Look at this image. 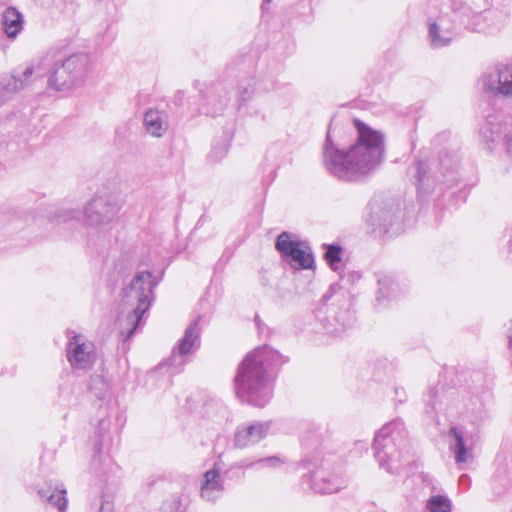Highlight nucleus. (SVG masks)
Here are the masks:
<instances>
[{"instance_id":"nucleus-1","label":"nucleus","mask_w":512,"mask_h":512,"mask_svg":"<svg viewBox=\"0 0 512 512\" xmlns=\"http://www.w3.org/2000/svg\"><path fill=\"white\" fill-rule=\"evenodd\" d=\"M356 140L349 149L332 139L330 131L322 147L325 171L345 183L365 180L384 160L385 136L359 119H354Z\"/></svg>"},{"instance_id":"nucleus-2","label":"nucleus","mask_w":512,"mask_h":512,"mask_svg":"<svg viewBox=\"0 0 512 512\" xmlns=\"http://www.w3.org/2000/svg\"><path fill=\"white\" fill-rule=\"evenodd\" d=\"M285 362L283 356L265 345L250 352L238 367L234 379L237 397L255 407H264L273 396L271 371Z\"/></svg>"},{"instance_id":"nucleus-3","label":"nucleus","mask_w":512,"mask_h":512,"mask_svg":"<svg viewBox=\"0 0 512 512\" xmlns=\"http://www.w3.org/2000/svg\"><path fill=\"white\" fill-rule=\"evenodd\" d=\"M373 450L380 468L390 474H399L411 462L410 440L401 419L386 423L377 432Z\"/></svg>"},{"instance_id":"nucleus-4","label":"nucleus","mask_w":512,"mask_h":512,"mask_svg":"<svg viewBox=\"0 0 512 512\" xmlns=\"http://www.w3.org/2000/svg\"><path fill=\"white\" fill-rule=\"evenodd\" d=\"M44 60L50 65L47 85L60 92H68L85 85L95 66L92 56L83 52L61 58H56L54 53H48Z\"/></svg>"},{"instance_id":"nucleus-5","label":"nucleus","mask_w":512,"mask_h":512,"mask_svg":"<svg viewBox=\"0 0 512 512\" xmlns=\"http://www.w3.org/2000/svg\"><path fill=\"white\" fill-rule=\"evenodd\" d=\"M156 283L152 273L141 271L132 279L130 285L123 290L122 313L127 316L130 326L127 338H130L139 326L145 312L149 309Z\"/></svg>"},{"instance_id":"nucleus-6","label":"nucleus","mask_w":512,"mask_h":512,"mask_svg":"<svg viewBox=\"0 0 512 512\" xmlns=\"http://www.w3.org/2000/svg\"><path fill=\"white\" fill-rule=\"evenodd\" d=\"M491 6L492 0H450L452 12L473 32L492 33L503 26V16Z\"/></svg>"},{"instance_id":"nucleus-7","label":"nucleus","mask_w":512,"mask_h":512,"mask_svg":"<svg viewBox=\"0 0 512 512\" xmlns=\"http://www.w3.org/2000/svg\"><path fill=\"white\" fill-rule=\"evenodd\" d=\"M303 482L320 494L335 493L346 487L341 467H335L329 460H322L315 470L304 475Z\"/></svg>"},{"instance_id":"nucleus-8","label":"nucleus","mask_w":512,"mask_h":512,"mask_svg":"<svg viewBox=\"0 0 512 512\" xmlns=\"http://www.w3.org/2000/svg\"><path fill=\"white\" fill-rule=\"evenodd\" d=\"M366 222L378 235L389 233L394 226L399 224V205L393 200L375 198L368 205Z\"/></svg>"},{"instance_id":"nucleus-9","label":"nucleus","mask_w":512,"mask_h":512,"mask_svg":"<svg viewBox=\"0 0 512 512\" xmlns=\"http://www.w3.org/2000/svg\"><path fill=\"white\" fill-rule=\"evenodd\" d=\"M121 209L119 197L113 193L95 195L84 208V218L89 226L111 222Z\"/></svg>"},{"instance_id":"nucleus-10","label":"nucleus","mask_w":512,"mask_h":512,"mask_svg":"<svg viewBox=\"0 0 512 512\" xmlns=\"http://www.w3.org/2000/svg\"><path fill=\"white\" fill-rule=\"evenodd\" d=\"M276 249L294 269H311L314 256L311 248L305 242L292 240L291 234L282 232L276 240Z\"/></svg>"},{"instance_id":"nucleus-11","label":"nucleus","mask_w":512,"mask_h":512,"mask_svg":"<svg viewBox=\"0 0 512 512\" xmlns=\"http://www.w3.org/2000/svg\"><path fill=\"white\" fill-rule=\"evenodd\" d=\"M478 84L487 95L512 97V65L500 63L487 69Z\"/></svg>"},{"instance_id":"nucleus-12","label":"nucleus","mask_w":512,"mask_h":512,"mask_svg":"<svg viewBox=\"0 0 512 512\" xmlns=\"http://www.w3.org/2000/svg\"><path fill=\"white\" fill-rule=\"evenodd\" d=\"M66 356L71 367L77 370L90 369L97 359L94 343L74 331H68Z\"/></svg>"},{"instance_id":"nucleus-13","label":"nucleus","mask_w":512,"mask_h":512,"mask_svg":"<svg viewBox=\"0 0 512 512\" xmlns=\"http://www.w3.org/2000/svg\"><path fill=\"white\" fill-rule=\"evenodd\" d=\"M200 346V330L198 320L192 322L185 330L178 346L173 349L171 356L160 367H167L172 373L180 372L187 363L188 357Z\"/></svg>"},{"instance_id":"nucleus-14","label":"nucleus","mask_w":512,"mask_h":512,"mask_svg":"<svg viewBox=\"0 0 512 512\" xmlns=\"http://www.w3.org/2000/svg\"><path fill=\"white\" fill-rule=\"evenodd\" d=\"M489 150L503 142L506 154L512 161V127L502 123L495 116H489L480 130Z\"/></svg>"},{"instance_id":"nucleus-15","label":"nucleus","mask_w":512,"mask_h":512,"mask_svg":"<svg viewBox=\"0 0 512 512\" xmlns=\"http://www.w3.org/2000/svg\"><path fill=\"white\" fill-rule=\"evenodd\" d=\"M271 428L270 422L255 421L238 426L234 434V445L246 448L264 439Z\"/></svg>"},{"instance_id":"nucleus-16","label":"nucleus","mask_w":512,"mask_h":512,"mask_svg":"<svg viewBox=\"0 0 512 512\" xmlns=\"http://www.w3.org/2000/svg\"><path fill=\"white\" fill-rule=\"evenodd\" d=\"M454 36V25L449 16L441 15L435 20H429V39L433 48L448 46Z\"/></svg>"},{"instance_id":"nucleus-17","label":"nucleus","mask_w":512,"mask_h":512,"mask_svg":"<svg viewBox=\"0 0 512 512\" xmlns=\"http://www.w3.org/2000/svg\"><path fill=\"white\" fill-rule=\"evenodd\" d=\"M449 450L454 454L455 462L460 467L473 459L472 448L467 445L464 431L456 426L448 432Z\"/></svg>"},{"instance_id":"nucleus-18","label":"nucleus","mask_w":512,"mask_h":512,"mask_svg":"<svg viewBox=\"0 0 512 512\" xmlns=\"http://www.w3.org/2000/svg\"><path fill=\"white\" fill-rule=\"evenodd\" d=\"M143 126L149 135L160 138L169 128L168 115L163 110L150 108L143 116Z\"/></svg>"},{"instance_id":"nucleus-19","label":"nucleus","mask_w":512,"mask_h":512,"mask_svg":"<svg viewBox=\"0 0 512 512\" xmlns=\"http://www.w3.org/2000/svg\"><path fill=\"white\" fill-rule=\"evenodd\" d=\"M224 492V484L218 469L208 470L203 475L200 495L206 501H215Z\"/></svg>"},{"instance_id":"nucleus-20","label":"nucleus","mask_w":512,"mask_h":512,"mask_svg":"<svg viewBox=\"0 0 512 512\" xmlns=\"http://www.w3.org/2000/svg\"><path fill=\"white\" fill-rule=\"evenodd\" d=\"M418 192L420 194L430 193L437 184V178L430 172V167L427 162L417 161L412 167Z\"/></svg>"},{"instance_id":"nucleus-21","label":"nucleus","mask_w":512,"mask_h":512,"mask_svg":"<svg viewBox=\"0 0 512 512\" xmlns=\"http://www.w3.org/2000/svg\"><path fill=\"white\" fill-rule=\"evenodd\" d=\"M1 25L6 36L14 39L23 29V16L16 8L8 7L2 13Z\"/></svg>"},{"instance_id":"nucleus-22","label":"nucleus","mask_w":512,"mask_h":512,"mask_svg":"<svg viewBox=\"0 0 512 512\" xmlns=\"http://www.w3.org/2000/svg\"><path fill=\"white\" fill-rule=\"evenodd\" d=\"M35 73L42 75L33 65H27L23 71L9 77L7 82L3 84V88L8 92H17L24 89L32 83V77Z\"/></svg>"},{"instance_id":"nucleus-23","label":"nucleus","mask_w":512,"mask_h":512,"mask_svg":"<svg viewBox=\"0 0 512 512\" xmlns=\"http://www.w3.org/2000/svg\"><path fill=\"white\" fill-rule=\"evenodd\" d=\"M379 289L376 300L380 303L384 299L396 298L400 293V285L391 275H382L378 278Z\"/></svg>"},{"instance_id":"nucleus-24","label":"nucleus","mask_w":512,"mask_h":512,"mask_svg":"<svg viewBox=\"0 0 512 512\" xmlns=\"http://www.w3.org/2000/svg\"><path fill=\"white\" fill-rule=\"evenodd\" d=\"M427 512H451V500L443 495H434L429 498L426 505Z\"/></svg>"},{"instance_id":"nucleus-25","label":"nucleus","mask_w":512,"mask_h":512,"mask_svg":"<svg viewBox=\"0 0 512 512\" xmlns=\"http://www.w3.org/2000/svg\"><path fill=\"white\" fill-rule=\"evenodd\" d=\"M185 508L184 499L180 492L169 495L162 503L161 510L163 512H182Z\"/></svg>"},{"instance_id":"nucleus-26","label":"nucleus","mask_w":512,"mask_h":512,"mask_svg":"<svg viewBox=\"0 0 512 512\" xmlns=\"http://www.w3.org/2000/svg\"><path fill=\"white\" fill-rule=\"evenodd\" d=\"M326 251L324 258L331 269L338 271L341 264L342 248L339 245H324Z\"/></svg>"},{"instance_id":"nucleus-27","label":"nucleus","mask_w":512,"mask_h":512,"mask_svg":"<svg viewBox=\"0 0 512 512\" xmlns=\"http://www.w3.org/2000/svg\"><path fill=\"white\" fill-rule=\"evenodd\" d=\"M255 91V80L249 79L239 83L238 85V102L239 106L244 105Z\"/></svg>"},{"instance_id":"nucleus-28","label":"nucleus","mask_w":512,"mask_h":512,"mask_svg":"<svg viewBox=\"0 0 512 512\" xmlns=\"http://www.w3.org/2000/svg\"><path fill=\"white\" fill-rule=\"evenodd\" d=\"M92 468L95 470V472L106 474L108 471L113 469V463L109 456H104L101 453H97L92 458Z\"/></svg>"},{"instance_id":"nucleus-29","label":"nucleus","mask_w":512,"mask_h":512,"mask_svg":"<svg viewBox=\"0 0 512 512\" xmlns=\"http://www.w3.org/2000/svg\"><path fill=\"white\" fill-rule=\"evenodd\" d=\"M39 493L41 497L47 498L48 502L57 507L59 511L63 512L67 508V498L65 496V490H60L50 495H47V493L43 491H40Z\"/></svg>"},{"instance_id":"nucleus-30","label":"nucleus","mask_w":512,"mask_h":512,"mask_svg":"<svg viewBox=\"0 0 512 512\" xmlns=\"http://www.w3.org/2000/svg\"><path fill=\"white\" fill-rule=\"evenodd\" d=\"M335 322L339 327H335L331 332L340 333L346 327H349L352 323V315L349 310H345L340 315L335 316Z\"/></svg>"},{"instance_id":"nucleus-31","label":"nucleus","mask_w":512,"mask_h":512,"mask_svg":"<svg viewBox=\"0 0 512 512\" xmlns=\"http://www.w3.org/2000/svg\"><path fill=\"white\" fill-rule=\"evenodd\" d=\"M284 464V460L278 456H270L257 459V468H277Z\"/></svg>"},{"instance_id":"nucleus-32","label":"nucleus","mask_w":512,"mask_h":512,"mask_svg":"<svg viewBox=\"0 0 512 512\" xmlns=\"http://www.w3.org/2000/svg\"><path fill=\"white\" fill-rule=\"evenodd\" d=\"M81 212L75 209H61L56 214V222L64 223L74 219H80Z\"/></svg>"},{"instance_id":"nucleus-33","label":"nucleus","mask_w":512,"mask_h":512,"mask_svg":"<svg viewBox=\"0 0 512 512\" xmlns=\"http://www.w3.org/2000/svg\"><path fill=\"white\" fill-rule=\"evenodd\" d=\"M228 152V145L227 143H218L215 146H213L209 157L212 161H219L221 160Z\"/></svg>"},{"instance_id":"nucleus-34","label":"nucleus","mask_w":512,"mask_h":512,"mask_svg":"<svg viewBox=\"0 0 512 512\" xmlns=\"http://www.w3.org/2000/svg\"><path fill=\"white\" fill-rule=\"evenodd\" d=\"M440 167L443 169V176L450 171H455L458 168V161L451 156H445L440 160Z\"/></svg>"},{"instance_id":"nucleus-35","label":"nucleus","mask_w":512,"mask_h":512,"mask_svg":"<svg viewBox=\"0 0 512 512\" xmlns=\"http://www.w3.org/2000/svg\"><path fill=\"white\" fill-rule=\"evenodd\" d=\"M236 467L240 469H248V468H254L257 467V459L256 460H249V459H242L236 463Z\"/></svg>"},{"instance_id":"nucleus-36","label":"nucleus","mask_w":512,"mask_h":512,"mask_svg":"<svg viewBox=\"0 0 512 512\" xmlns=\"http://www.w3.org/2000/svg\"><path fill=\"white\" fill-rule=\"evenodd\" d=\"M114 505L110 501H102L99 507V512H113Z\"/></svg>"},{"instance_id":"nucleus-37","label":"nucleus","mask_w":512,"mask_h":512,"mask_svg":"<svg viewBox=\"0 0 512 512\" xmlns=\"http://www.w3.org/2000/svg\"><path fill=\"white\" fill-rule=\"evenodd\" d=\"M228 103V98L227 97H224L223 99H221L218 104L216 105V108L214 109V111L212 112V115L215 116L216 114L220 113L221 111H223V109L226 107Z\"/></svg>"},{"instance_id":"nucleus-38","label":"nucleus","mask_w":512,"mask_h":512,"mask_svg":"<svg viewBox=\"0 0 512 512\" xmlns=\"http://www.w3.org/2000/svg\"><path fill=\"white\" fill-rule=\"evenodd\" d=\"M431 409L435 410V403L434 402L431 403Z\"/></svg>"},{"instance_id":"nucleus-39","label":"nucleus","mask_w":512,"mask_h":512,"mask_svg":"<svg viewBox=\"0 0 512 512\" xmlns=\"http://www.w3.org/2000/svg\"><path fill=\"white\" fill-rule=\"evenodd\" d=\"M509 247H510V250L512 251V239L509 242Z\"/></svg>"},{"instance_id":"nucleus-40","label":"nucleus","mask_w":512,"mask_h":512,"mask_svg":"<svg viewBox=\"0 0 512 512\" xmlns=\"http://www.w3.org/2000/svg\"><path fill=\"white\" fill-rule=\"evenodd\" d=\"M509 346H510V349L512 350V338L509 341Z\"/></svg>"},{"instance_id":"nucleus-41","label":"nucleus","mask_w":512,"mask_h":512,"mask_svg":"<svg viewBox=\"0 0 512 512\" xmlns=\"http://www.w3.org/2000/svg\"><path fill=\"white\" fill-rule=\"evenodd\" d=\"M454 181V178H452L451 180H447L448 183H451Z\"/></svg>"},{"instance_id":"nucleus-42","label":"nucleus","mask_w":512,"mask_h":512,"mask_svg":"<svg viewBox=\"0 0 512 512\" xmlns=\"http://www.w3.org/2000/svg\"><path fill=\"white\" fill-rule=\"evenodd\" d=\"M271 0H266V2H270Z\"/></svg>"}]
</instances>
